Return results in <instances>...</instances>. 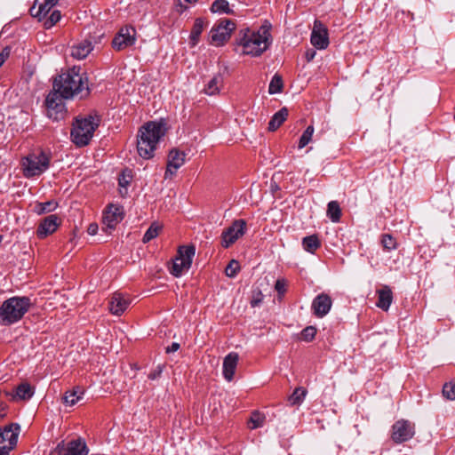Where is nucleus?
Wrapping results in <instances>:
<instances>
[{
	"instance_id": "47",
	"label": "nucleus",
	"mask_w": 455,
	"mask_h": 455,
	"mask_svg": "<svg viewBox=\"0 0 455 455\" xmlns=\"http://www.w3.org/2000/svg\"><path fill=\"white\" fill-rule=\"evenodd\" d=\"M163 369H164V365H158L155 370L150 371V373L148 374V379H156L158 377H160V375L162 374Z\"/></svg>"
},
{
	"instance_id": "23",
	"label": "nucleus",
	"mask_w": 455,
	"mask_h": 455,
	"mask_svg": "<svg viewBox=\"0 0 455 455\" xmlns=\"http://www.w3.org/2000/svg\"><path fill=\"white\" fill-rule=\"evenodd\" d=\"M378 301L376 306L384 311H387L392 301L393 292L387 285H383L381 289L377 291Z\"/></svg>"
},
{
	"instance_id": "3",
	"label": "nucleus",
	"mask_w": 455,
	"mask_h": 455,
	"mask_svg": "<svg viewBox=\"0 0 455 455\" xmlns=\"http://www.w3.org/2000/svg\"><path fill=\"white\" fill-rule=\"evenodd\" d=\"M81 66L74 65L66 72H62L52 78V89L62 95L63 98L72 99L82 91L84 73Z\"/></svg>"
},
{
	"instance_id": "40",
	"label": "nucleus",
	"mask_w": 455,
	"mask_h": 455,
	"mask_svg": "<svg viewBox=\"0 0 455 455\" xmlns=\"http://www.w3.org/2000/svg\"><path fill=\"white\" fill-rule=\"evenodd\" d=\"M381 244L386 251H392L396 249L397 243L390 234H384L381 235Z\"/></svg>"
},
{
	"instance_id": "56",
	"label": "nucleus",
	"mask_w": 455,
	"mask_h": 455,
	"mask_svg": "<svg viewBox=\"0 0 455 455\" xmlns=\"http://www.w3.org/2000/svg\"><path fill=\"white\" fill-rule=\"evenodd\" d=\"M103 36V34H101L100 36H98V40H95V44H100V39L101 37Z\"/></svg>"
},
{
	"instance_id": "9",
	"label": "nucleus",
	"mask_w": 455,
	"mask_h": 455,
	"mask_svg": "<svg viewBox=\"0 0 455 455\" xmlns=\"http://www.w3.org/2000/svg\"><path fill=\"white\" fill-rule=\"evenodd\" d=\"M235 25L230 20H223L210 31V43L216 46L223 45L229 38Z\"/></svg>"
},
{
	"instance_id": "17",
	"label": "nucleus",
	"mask_w": 455,
	"mask_h": 455,
	"mask_svg": "<svg viewBox=\"0 0 455 455\" xmlns=\"http://www.w3.org/2000/svg\"><path fill=\"white\" fill-rule=\"evenodd\" d=\"M71 141L77 147L85 146V118L78 116L72 124Z\"/></svg>"
},
{
	"instance_id": "10",
	"label": "nucleus",
	"mask_w": 455,
	"mask_h": 455,
	"mask_svg": "<svg viewBox=\"0 0 455 455\" xmlns=\"http://www.w3.org/2000/svg\"><path fill=\"white\" fill-rule=\"evenodd\" d=\"M136 42V30L132 26L121 28L112 40V47L116 51H123Z\"/></svg>"
},
{
	"instance_id": "6",
	"label": "nucleus",
	"mask_w": 455,
	"mask_h": 455,
	"mask_svg": "<svg viewBox=\"0 0 455 455\" xmlns=\"http://www.w3.org/2000/svg\"><path fill=\"white\" fill-rule=\"evenodd\" d=\"M50 165V156L44 151L29 154L22 159L23 173L30 178L41 175Z\"/></svg>"
},
{
	"instance_id": "54",
	"label": "nucleus",
	"mask_w": 455,
	"mask_h": 455,
	"mask_svg": "<svg viewBox=\"0 0 455 455\" xmlns=\"http://www.w3.org/2000/svg\"><path fill=\"white\" fill-rule=\"evenodd\" d=\"M94 50V46H92V42L90 40L87 39V50H86V52H87V55Z\"/></svg>"
},
{
	"instance_id": "7",
	"label": "nucleus",
	"mask_w": 455,
	"mask_h": 455,
	"mask_svg": "<svg viewBox=\"0 0 455 455\" xmlns=\"http://www.w3.org/2000/svg\"><path fill=\"white\" fill-rule=\"evenodd\" d=\"M195 253L196 247L193 244L180 246L176 257L172 259L171 267H169L170 273L179 277L184 271H188L191 267Z\"/></svg>"
},
{
	"instance_id": "30",
	"label": "nucleus",
	"mask_w": 455,
	"mask_h": 455,
	"mask_svg": "<svg viewBox=\"0 0 455 455\" xmlns=\"http://www.w3.org/2000/svg\"><path fill=\"white\" fill-rule=\"evenodd\" d=\"M84 395V388L82 387H75L72 390L67 391L63 397L64 403L70 406L74 405Z\"/></svg>"
},
{
	"instance_id": "16",
	"label": "nucleus",
	"mask_w": 455,
	"mask_h": 455,
	"mask_svg": "<svg viewBox=\"0 0 455 455\" xmlns=\"http://www.w3.org/2000/svg\"><path fill=\"white\" fill-rule=\"evenodd\" d=\"M331 305V298L324 292L320 293L313 299L311 306L313 314L316 317L322 318L329 313Z\"/></svg>"
},
{
	"instance_id": "48",
	"label": "nucleus",
	"mask_w": 455,
	"mask_h": 455,
	"mask_svg": "<svg viewBox=\"0 0 455 455\" xmlns=\"http://www.w3.org/2000/svg\"><path fill=\"white\" fill-rule=\"evenodd\" d=\"M262 299H263V295H262L261 291H259L257 292V294L253 296V298H252V299L251 301V305L252 307H257V306H259L260 304Z\"/></svg>"
},
{
	"instance_id": "36",
	"label": "nucleus",
	"mask_w": 455,
	"mask_h": 455,
	"mask_svg": "<svg viewBox=\"0 0 455 455\" xmlns=\"http://www.w3.org/2000/svg\"><path fill=\"white\" fill-rule=\"evenodd\" d=\"M283 83L282 76L278 74H275L270 81V84L268 86V92L270 94L279 93L283 91Z\"/></svg>"
},
{
	"instance_id": "5",
	"label": "nucleus",
	"mask_w": 455,
	"mask_h": 455,
	"mask_svg": "<svg viewBox=\"0 0 455 455\" xmlns=\"http://www.w3.org/2000/svg\"><path fill=\"white\" fill-rule=\"evenodd\" d=\"M66 100L61 94L51 90L44 102L46 116L53 122L64 120L68 114Z\"/></svg>"
},
{
	"instance_id": "11",
	"label": "nucleus",
	"mask_w": 455,
	"mask_h": 455,
	"mask_svg": "<svg viewBox=\"0 0 455 455\" xmlns=\"http://www.w3.org/2000/svg\"><path fill=\"white\" fill-rule=\"evenodd\" d=\"M414 434V424L409 420L400 419L392 426L391 438L395 443H401L411 439Z\"/></svg>"
},
{
	"instance_id": "45",
	"label": "nucleus",
	"mask_w": 455,
	"mask_h": 455,
	"mask_svg": "<svg viewBox=\"0 0 455 455\" xmlns=\"http://www.w3.org/2000/svg\"><path fill=\"white\" fill-rule=\"evenodd\" d=\"M240 270V264L237 260L232 259L227 266L225 272L228 277H235Z\"/></svg>"
},
{
	"instance_id": "58",
	"label": "nucleus",
	"mask_w": 455,
	"mask_h": 455,
	"mask_svg": "<svg viewBox=\"0 0 455 455\" xmlns=\"http://www.w3.org/2000/svg\"><path fill=\"white\" fill-rule=\"evenodd\" d=\"M86 91H87V93H89V92H90V88H89V86H88V85H87Z\"/></svg>"
},
{
	"instance_id": "50",
	"label": "nucleus",
	"mask_w": 455,
	"mask_h": 455,
	"mask_svg": "<svg viewBox=\"0 0 455 455\" xmlns=\"http://www.w3.org/2000/svg\"><path fill=\"white\" fill-rule=\"evenodd\" d=\"M98 229H99L98 224L95 222H92L87 227V233L93 235L97 233Z\"/></svg>"
},
{
	"instance_id": "4",
	"label": "nucleus",
	"mask_w": 455,
	"mask_h": 455,
	"mask_svg": "<svg viewBox=\"0 0 455 455\" xmlns=\"http://www.w3.org/2000/svg\"><path fill=\"white\" fill-rule=\"evenodd\" d=\"M33 306L28 297H12L0 307V323L11 325L20 321Z\"/></svg>"
},
{
	"instance_id": "46",
	"label": "nucleus",
	"mask_w": 455,
	"mask_h": 455,
	"mask_svg": "<svg viewBox=\"0 0 455 455\" xmlns=\"http://www.w3.org/2000/svg\"><path fill=\"white\" fill-rule=\"evenodd\" d=\"M275 289L278 292V294H283L286 291V283L283 279H278L275 282Z\"/></svg>"
},
{
	"instance_id": "19",
	"label": "nucleus",
	"mask_w": 455,
	"mask_h": 455,
	"mask_svg": "<svg viewBox=\"0 0 455 455\" xmlns=\"http://www.w3.org/2000/svg\"><path fill=\"white\" fill-rule=\"evenodd\" d=\"M131 300L121 292L113 293L108 303L109 311L116 315H121L129 307Z\"/></svg>"
},
{
	"instance_id": "39",
	"label": "nucleus",
	"mask_w": 455,
	"mask_h": 455,
	"mask_svg": "<svg viewBox=\"0 0 455 455\" xmlns=\"http://www.w3.org/2000/svg\"><path fill=\"white\" fill-rule=\"evenodd\" d=\"M314 126L308 125L306 130L303 132L302 135L299 138V148H305L312 140V136L314 134Z\"/></svg>"
},
{
	"instance_id": "32",
	"label": "nucleus",
	"mask_w": 455,
	"mask_h": 455,
	"mask_svg": "<svg viewBox=\"0 0 455 455\" xmlns=\"http://www.w3.org/2000/svg\"><path fill=\"white\" fill-rule=\"evenodd\" d=\"M204 28V20L202 18H197L195 20L190 33V42L192 45H196L199 42L200 36Z\"/></svg>"
},
{
	"instance_id": "24",
	"label": "nucleus",
	"mask_w": 455,
	"mask_h": 455,
	"mask_svg": "<svg viewBox=\"0 0 455 455\" xmlns=\"http://www.w3.org/2000/svg\"><path fill=\"white\" fill-rule=\"evenodd\" d=\"M6 395H11L12 400H28L34 395V388L30 384L22 382L15 388V393L5 392Z\"/></svg>"
},
{
	"instance_id": "34",
	"label": "nucleus",
	"mask_w": 455,
	"mask_h": 455,
	"mask_svg": "<svg viewBox=\"0 0 455 455\" xmlns=\"http://www.w3.org/2000/svg\"><path fill=\"white\" fill-rule=\"evenodd\" d=\"M307 393V391L306 388L302 387H296L292 394L288 397L289 403L292 406L300 405L303 403Z\"/></svg>"
},
{
	"instance_id": "20",
	"label": "nucleus",
	"mask_w": 455,
	"mask_h": 455,
	"mask_svg": "<svg viewBox=\"0 0 455 455\" xmlns=\"http://www.w3.org/2000/svg\"><path fill=\"white\" fill-rule=\"evenodd\" d=\"M19 431L20 426L18 424H11L3 430L0 429V444L8 441L9 445L7 446V450L9 451L12 450L17 444Z\"/></svg>"
},
{
	"instance_id": "43",
	"label": "nucleus",
	"mask_w": 455,
	"mask_h": 455,
	"mask_svg": "<svg viewBox=\"0 0 455 455\" xmlns=\"http://www.w3.org/2000/svg\"><path fill=\"white\" fill-rule=\"evenodd\" d=\"M443 395L451 401L455 400V383L448 382L443 387Z\"/></svg>"
},
{
	"instance_id": "1",
	"label": "nucleus",
	"mask_w": 455,
	"mask_h": 455,
	"mask_svg": "<svg viewBox=\"0 0 455 455\" xmlns=\"http://www.w3.org/2000/svg\"><path fill=\"white\" fill-rule=\"evenodd\" d=\"M271 28V23L265 20L257 31L250 28L241 30L236 40L243 46V53L257 57L267 51L272 43Z\"/></svg>"
},
{
	"instance_id": "2",
	"label": "nucleus",
	"mask_w": 455,
	"mask_h": 455,
	"mask_svg": "<svg viewBox=\"0 0 455 455\" xmlns=\"http://www.w3.org/2000/svg\"><path fill=\"white\" fill-rule=\"evenodd\" d=\"M165 123L163 121H149L145 123L138 131L137 151L143 159L154 157L155 150L159 140L165 135Z\"/></svg>"
},
{
	"instance_id": "26",
	"label": "nucleus",
	"mask_w": 455,
	"mask_h": 455,
	"mask_svg": "<svg viewBox=\"0 0 455 455\" xmlns=\"http://www.w3.org/2000/svg\"><path fill=\"white\" fill-rule=\"evenodd\" d=\"M223 85V76L220 73L215 74L205 85L204 92L207 95L212 96L220 92Z\"/></svg>"
},
{
	"instance_id": "28",
	"label": "nucleus",
	"mask_w": 455,
	"mask_h": 455,
	"mask_svg": "<svg viewBox=\"0 0 455 455\" xmlns=\"http://www.w3.org/2000/svg\"><path fill=\"white\" fill-rule=\"evenodd\" d=\"M303 249L310 253H315L321 247V241L317 235L305 236L302 239Z\"/></svg>"
},
{
	"instance_id": "52",
	"label": "nucleus",
	"mask_w": 455,
	"mask_h": 455,
	"mask_svg": "<svg viewBox=\"0 0 455 455\" xmlns=\"http://www.w3.org/2000/svg\"><path fill=\"white\" fill-rule=\"evenodd\" d=\"M8 55H9L8 52L6 53H4V52H0V67L4 63Z\"/></svg>"
},
{
	"instance_id": "12",
	"label": "nucleus",
	"mask_w": 455,
	"mask_h": 455,
	"mask_svg": "<svg viewBox=\"0 0 455 455\" xmlns=\"http://www.w3.org/2000/svg\"><path fill=\"white\" fill-rule=\"evenodd\" d=\"M124 217L123 206L109 204L103 213V224L109 233L116 228Z\"/></svg>"
},
{
	"instance_id": "15",
	"label": "nucleus",
	"mask_w": 455,
	"mask_h": 455,
	"mask_svg": "<svg viewBox=\"0 0 455 455\" xmlns=\"http://www.w3.org/2000/svg\"><path fill=\"white\" fill-rule=\"evenodd\" d=\"M85 442H82L80 438L71 440L67 443L61 442L55 449L57 455H84Z\"/></svg>"
},
{
	"instance_id": "41",
	"label": "nucleus",
	"mask_w": 455,
	"mask_h": 455,
	"mask_svg": "<svg viewBox=\"0 0 455 455\" xmlns=\"http://www.w3.org/2000/svg\"><path fill=\"white\" fill-rule=\"evenodd\" d=\"M61 18L60 12L58 10L53 11L49 17L46 18L44 27L46 29L52 28Z\"/></svg>"
},
{
	"instance_id": "55",
	"label": "nucleus",
	"mask_w": 455,
	"mask_h": 455,
	"mask_svg": "<svg viewBox=\"0 0 455 455\" xmlns=\"http://www.w3.org/2000/svg\"><path fill=\"white\" fill-rule=\"evenodd\" d=\"M4 410H5V405H4L3 403H0V419L5 416Z\"/></svg>"
},
{
	"instance_id": "49",
	"label": "nucleus",
	"mask_w": 455,
	"mask_h": 455,
	"mask_svg": "<svg viewBox=\"0 0 455 455\" xmlns=\"http://www.w3.org/2000/svg\"><path fill=\"white\" fill-rule=\"evenodd\" d=\"M315 54H316V52L314 49L307 50L305 52V58H306L307 61V62L312 61L314 60Z\"/></svg>"
},
{
	"instance_id": "21",
	"label": "nucleus",
	"mask_w": 455,
	"mask_h": 455,
	"mask_svg": "<svg viewBox=\"0 0 455 455\" xmlns=\"http://www.w3.org/2000/svg\"><path fill=\"white\" fill-rule=\"evenodd\" d=\"M239 361V355L235 352H231L227 355L223 360V376L226 380L231 381L234 379L237 363Z\"/></svg>"
},
{
	"instance_id": "42",
	"label": "nucleus",
	"mask_w": 455,
	"mask_h": 455,
	"mask_svg": "<svg viewBox=\"0 0 455 455\" xmlns=\"http://www.w3.org/2000/svg\"><path fill=\"white\" fill-rule=\"evenodd\" d=\"M316 334V328L315 326H307L300 332V339L309 342L312 341Z\"/></svg>"
},
{
	"instance_id": "44",
	"label": "nucleus",
	"mask_w": 455,
	"mask_h": 455,
	"mask_svg": "<svg viewBox=\"0 0 455 455\" xmlns=\"http://www.w3.org/2000/svg\"><path fill=\"white\" fill-rule=\"evenodd\" d=\"M71 57L78 60L85 59V45L79 44L71 49Z\"/></svg>"
},
{
	"instance_id": "31",
	"label": "nucleus",
	"mask_w": 455,
	"mask_h": 455,
	"mask_svg": "<svg viewBox=\"0 0 455 455\" xmlns=\"http://www.w3.org/2000/svg\"><path fill=\"white\" fill-rule=\"evenodd\" d=\"M132 180V174L131 170H124L121 172L118 177V185L120 187L119 192L122 196L127 194V188Z\"/></svg>"
},
{
	"instance_id": "57",
	"label": "nucleus",
	"mask_w": 455,
	"mask_h": 455,
	"mask_svg": "<svg viewBox=\"0 0 455 455\" xmlns=\"http://www.w3.org/2000/svg\"><path fill=\"white\" fill-rule=\"evenodd\" d=\"M185 1L188 3H190V4H194V3L197 2V0H185Z\"/></svg>"
},
{
	"instance_id": "8",
	"label": "nucleus",
	"mask_w": 455,
	"mask_h": 455,
	"mask_svg": "<svg viewBox=\"0 0 455 455\" xmlns=\"http://www.w3.org/2000/svg\"><path fill=\"white\" fill-rule=\"evenodd\" d=\"M247 230V223L244 220H235L232 224L225 228L221 234V246L229 248L239 238H241Z\"/></svg>"
},
{
	"instance_id": "35",
	"label": "nucleus",
	"mask_w": 455,
	"mask_h": 455,
	"mask_svg": "<svg viewBox=\"0 0 455 455\" xmlns=\"http://www.w3.org/2000/svg\"><path fill=\"white\" fill-rule=\"evenodd\" d=\"M212 12L230 14L233 11L229 8V4L227 0H215L211 6Z\"/></svg>"
},
{
	"instance_id": "38",
	"label": "nucleus",
	"mask_w": 455,
	"mask_h": 455,
	"mask_svg": "<svg viewBox=\"0 0 455 455\" xmlns=\"http://www.w3.org/2000/svg\"><path fill=\"white\" fill-rule=\"evenodd\" d=\"M161 228H162V227L159 226L157 223H156V222L152 223L150 225V227L148 228V230L146 231V233L144 234L142 242L144 243H147L150 242L152 239L156 238L158 235Z\"/></svg>"
},
{
	"instance_id": "22",
	"label": "nucleus",
	"mask_w": 455,
	"mask_h": 455,
	"mask_svg": "<svg viewBox=\"0 0 455 455\" xmlns=\"http://www.w3.org/2000/svg\"><path fill=\"white\" fill-rule=\"evenodd\" d=\"M59 0H36L35 5L30 8V13L39 19L44 18Z\"/></svg>"
},
{
	"instance_id": "53",
	"label": "nucleus",
	"mask_w": 455,
	"mask_h": 455,
	"mask_svg": "<svg viewBox=\"0 0 455 455\" xmlns=\"http://www.w3.org/2000/svg\"><path fill=\"white\" fill-rule=\"evenodd\" d=\"M0 455H9V451L6 445H0Z\"/></svg>"
},
{
	"instance_id": "14",
	"label": "nucleus",
	"mask_w": 455,
	"mask_h": 455,
	"mask_svg": "<svg viewBox=\"0 0 455 455\" xmlns=\"http://www.w3.org/2000/svg\"><path fill=\"white\" fill-rule=\"evenodd\" d=\"M186 153L178 148H172L168 154L167 168L164 179L172 178L185 163Z\"/></svg>"
},
{
	"instance_id": "33",
	"label": "nucleus",
	"mask_w": 455,
	"mask_h": 455,
	"mask_svg": "<svg viewBox=\"0 0 455 455\" xmlns=\"http://www.w3.org/2000/svg\"><path fill=\"white\" fill-rule=\"evenodd\" d=\"M327 216L329 219L337 223L341 218V208L337 201H331L327 205Z\"/></svg>"
},
{
	"instance_id": "13",
	"label": "nucleus",
	"mask_w": 455,
	"mask_h": 455,
	"mask_svg": "<svg viewBox=\"0 0 455 455\" xmlns=\"http://www.w3.org/2000/svg\"><path fill=\"white\" fill-rule=\"evenodd\" d=\"M310 41L319 50L326 49L329 45L327 28L320 20H316L314 22Z\"/></svg>"
},
{
	"instance_id": "25",
	"label": "nucleus",
	"mask_w": 455,
	"mask_h": 455,
	"mask_svg": "<svg viewBox=\"0 0 455 455\" xmlns=\"http://www.w3.org/2000/svg\"><path fill=\"white\" fill-rule=\"evenodd\" d=\"M101 120V116L95 110L87 115V145L93 137L94 132L100 126Z\"/></svg>"
},
{
	"instance_id": "18",
	"label": "nucleus",
	"mask_w": 455,
	"mask_h": 455,
	"mask_svg": "<svg viewBox=\"0 0 455 455\" xmlns=\"http://www.w3.org/2000/svg\"><path fill=\"white\" fill-rule=\"evenodd\" d=\"M60 223V219L55 214H51V215L45 217L40 222V224L37 228V230H36L37 236L42 239V238L48 236L49 235H52V233H54L57 230Z\"/></svg>"
},
{
	"instance_id": "27",
	"label": "nucleus",
	"mask_w": 455,
	"mask_h": 455,
	"mask_svg": "<svg viewBox=\"0 0 455 455\" xmlns=\"http://www.w3.org/2000/svg\"><path fill=\"white\" fill-rule=\"evenodd\" d=\"M289 115V110L286 107L282 108L278 110L270 119L268 123V131L275 132L276 131L287 119Z\"/></svg>"
},
{
	"instance_id": "51",
	"label": "nucleus",
	"mask_w": 455,
	"mask_h": 455,
	"mask_svg": "<svg viewBox=\"0 0 455 455\" xmlns=\"http://www.w3.org/2000/svg\"><path fill=\"white\" fill-rule=\"evenodd\" d=\"M180 344L177 342H172L171 346L167 347L165 351L167 354L176 352L180 348Z\"/></svg>"
},
{
	"instance_id": "37",
	"label": "nucleus",
	"mask_w": 455,
	"mask_h": 455,
	"mask_svg": "<svg viewBox=\"0 0 455 455\" xmlns=\"http://www.w3.org/2000/svg\"><path fill=\"white\" fill-rule=\"evenodd\" d=\"M58 204L55 201H47L44 203H37L35 205V212L37 214H44L46 212H51L56 209Z\"/></svg>"
},
{
	"instance_id": "29",
	"label": "nucleus",
	"mask_w": 455,
	"mask_h": 455,
	"mask_svg": "<svg viewBox=\"0 0 455 455\" xmlns=\"http://www.w3.org/2000/svg\"><path fill=\"white\" fill-rule=\"evenodd\" d=\"M266 422V416L259 411H253L251 413L250 419L247 421V426L250 429H257L262 427Z\"/></svg>"
}]
</instances>
